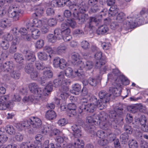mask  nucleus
I'll return each instance as SVG.
<instances>
[{
  "mask_svg": "<svg viewBox=\"0 0 148 148\" xmlns=\"http://www.w3.org/2000/svg\"><path fill=\"white\" fill-rule=\"evenodd\" d=\"M122 110L123 109L122 108H118L117 109H115V111H112L110 112L109 116L111 119V121H112L111 125L110 123L107 121V116L104 112H101L100 113L96 114L94 116V118L98 120V123H99V126L101 128L104 130L110 131L111 127L115 128V127H117L116 125H113V126L112 125L115 123V120H116L118 115L121 114Z\"/></svg>",
  "mask_w": 148,
  "mask_h": 148,
  "instance_id": "nucleus-1",
  "label": "nucleus"
},
{
  "mask_svg": "<svg viewBox=\"0 0 148 148\" xmlns=\"http://www.w3.org/2000/svg\"><path fill=\"white\" fill-rule=\"evenodd\" d=\"M66 2L69 1L71 3L69 4L71 7L65 3L69 8L73 12V15L75 18L78 19L81 23L84 22L88 18L87 15L84 13L88 9V6L85 5V3H82L78 5L77 4L78 0H66Z\"/></svg>",
  "mask_w": 148,
  "mask_h": 148,
  "instance_id": "nucleus-2",
  "label": "nucleus"
},
{
  "mask_svg": "<svg viewBox=\"0 0 148 148\" xmlns=\"http://www.w3.org/2000/svg\"><path fill=\"white\" fill-rule=\"evenodd\" d=\"M64 73L61 72L58 75V79H55L53 82V86L55 87L60 86L61 92L60 97L62 99L67 98L69 95V88L67 85L70 83V80L65 78Z\"/></svg>",
  "mask_w": 148,
  "mask_h": 148,
  "instance_id": "nucleus-3",
  "label": "nucleus"
},
{
  "mask_svg": "<svg viewBox=\"0 0 148 148\" xmlns=\"http://www.w3.org/2000/svg\"><path fill=\"white\" fill-rule=\"evenodd\" d=\"M114 84L112 86L110 87L109 93H106L104 91H101L99 93V96L100 99L97 102V106L99 109L102 110L106 107V103L109 101L110 97L111 95H114L117 93L118 88L121 85H118L115 88L114 87Z\"/></svg>",
  "mask_w": 148,
  "mask_h": 148,
  "instance_id": "nucleus-4",
  "label": "nucleus"
},
{
  "mask_svg": "<svg viewBox=\"0 0 148 148\" xmlns=\"http://www.w3.org/2000/svg\"><path fill=\"white\" fill-rule=\"evenodd\" d=\"M38 85L35 83H32L29 85V88L30 91L34 95H30L28 97H26L23 99L24 102L29 101L33 102L34 103H38L41 100L42 95V89L38 88Z\"/></svg>",
  "mask_w": 148,
  "mask_h": 148,
  "instance_id": "nucleus-5",
  "label": "nucleus"
},
{
  "mask_svg": "<svg viewBox=\"0 0 148 148\" xmlns=\"http://www.w3.org/2000/svg\"><path fill=\"white\" fill-rule=\"evenodd\" d=\"M7 12L9 17L12 18L13 21H16L18 20L19 16L23 13V11L20 8L17 7L15 9L13 10L8 6L4 7L3 8L0 7V17L4 16Z\"/></svg>",
  "mask_w": 148,
  "mask_h": 148,
  "instance_id": "nucleus-6",
  "label": "nucleus"
},
{
  "mask_svg": "<svg viewBox=\"0 0 148 148\" xmlns=\"http://www.w3.org/2000/svg\"><path fill=\"white\" fill-rule=\"evenodd\" d=\"M42 122L38 118L33 117L28 119L26 121L17 123L16 127L19 130H26L32 125L33 127H37L41 125Z\"/></svg>",
  "mask_w": 148,
  "mask_h": 148,
  "instance_id": "nucleus-7",
  "label": "nucleus"
},
{
  "mask_svg": "<svg viewBox=\"0 0 148 148\" xmlns=\"http://www.w3.org/2000/svg\"><path fill=\"white\" fill-rule=\"evenodd\" d=\"M89 101L91 102L90 103H87V101H84V99L82 101V106L80 107V110L78 112L79 114L82 112H93L95 110L97 106V99L94 96H92L90 98L89 97Z\"/></svg>",
  "mask_w": 148,
  "mask_h": 148,
  "instance_id": "nucleus-8",
  "label": "nucleus"
},
{
  "mask_svg": "<svg viewBox=\"0 0 148 148\" xmlns=\"http://www.w3.org/2000/svg\"><path fill=\"white\" fill-rule=\"evenodd\" d=\"M88 128V129L86 128V129L88 130L92 135L96 136L99 138L98 142L100 145H103L108 143V140L106 139V136L103 131L101 130H99L95 134V128L93 125H89Z\"/></svg>",
  "mask_w": 148,
  "mask_h": 148,
  "instance_id": "nucleus-9",
  "label": "nucleus"
},
{
  "mask_svg": "<svg viewBox=\"0 0 148 148\" xmlns=\"http://www.w3.org/2000/svg\"><path fill=\"white\" fill-rule=\"evenodd\" d=\"M14 65L12 62H8L4 63L2 67H1L0 69H5V71L9 72L11 77L15 79H19L20 74L18 71L14 70Z\"/></svg>",
  "mask_w": 148,
  "mask_h": 148,
  "instance_id": "nucleus-10",
  "label": "nucleus"
},
{
  "mask_svg": "<svg viewBox=\"0 0 148 148\" xmlns=\"http://www.w3.org/2000/svg\"><path fill=\"white\" fill-rule=\"evenodd\" d=\"M45 19L40 20L38 18L33 19L31 22V24H28L29 27H41L40 30L43 34H45L48 32V28L47 27L45 26V23L47 21Z\"/></svg>",
  "mask_w": 148,
  "mask_h": 148,
  "instance_id": "nucleus-11",
  "label": "nucleus"
},
{
  "mask_svg": "<svg viewBox=\"0 0 148 148\" xmlns=\"http://www.w3.org/2000/svg\"><path fill=\"white\" fill-rule=\"evenodd\" d=\"M91 49L94 51H97L95 55V58L96 60L95 66L100 68L101 66L104 65L106 62V58L102 56V53L99 49L95 46H92Z\"/></svg>",
  "mask_w": 148,
  "mask_h": 148,
  "instance_id": "nucleus-12",
  "label": "nucleus"
},
{
  "mask_svg": "<svg viewBox=\"0 0 148 148\" xmlns=\"http://www.w3.org/2000/svg\"><path fill=\"white\" fill-rule=\"evenodd\" d=\"M65 73L66 76L69 77L73 78L77 76L80 79L83 78L84 77L83 72L80 69L75 71L73 73L72 69L71 68H67L65 71Z\"/></svg>",
  "mask_w": 148,
  "mask_h": 148,
  "instance_id": "nucleus-13",
  "label": "nucleus"
},
{
  "mask_svg": "<svg viewBox=\"0 0 148 148\" xmlns=\"http://www.w3.org/2000/svg\"><path fill=\"white\" fill-rule=\"evenodd\" d=\"M9 99V96L6 95L0 97V110H5L12 106L13 104Z\"/></svg>",
  "mask_w": 148,
  "mask_h": 148,
  "instance_id": "nucleus-14",
  "label": "nucleus"
},
{
  "mask_svg": "<svg viewBox=\"0 0 148 148\" xmlns=\"http://www.w3.org/2000/svg\"><path fill=\"white\" fill-rule=\"evenodd\" d=\"M53 64L55 68L59 67L61 69H63L67 66V63L64 59L57 57L53 60Z\"/></svg>",
  "mask_w": 148,
  "mask_h": 148,
  "instance_id": "nucleus-15",
  "label": "nucleus"
},
{
  "mask_svg": "<svg viewBox=\"0 0 148 148\" xmlns=\"http://www.w3.org/2000/svg\"><path fill=\"white\" fill-rule=\"evenodd\" d=\"M93 65L92 62L89 60H83L79 65V67L80 69H78L81 70L83 72V70L84 69L86 70H90L93 67Z\"/></svg>",
  "mask_w": 148,
  "mask_h": 148,
  "instance_id": "nucleus-16",
  "label": "nucleus"
},
{
  "mask_svg": "<svg viewBox=\"0 0 148 148\" xmlns=\"http://www.w3.org/2000/svg\"><path fill=\"white\" fill-rule=\"evenodd\" d=\"M71 3V2L68 1H66V0H53L49 3V5L52 7H62L64 5L65 3H66L68 5H69L71 8V6L69 4Z\"/></svg>",
  "mask_w": 148,
  "mask_h": 148,
  "instance_id": "nucleus-17",
  "label": "nucleus"
},
{
  "mask_svg": "<svg viewBox=\"0 0 148 148\" xmlns=\"http://www.w3.org/2000/svg\"><path fill=\"white\" fill-rule=\"evenodd\" d=\"M28 27L27 28V29L24 28H21L19 29V33L21 34V38L22 39L26 40H30L31 39V36L29 34V32L28 30V28L29 27Z\"/></svg>",
  "mask_w": 148,
  "mask_h": 148,
  "instance_id": "nucleus-18",
  "label": "nucleus"
},
{
  "mask_svg": "<svg viewBox=\"0 0 148 148\" xmlns=\"http://www.w3.org/2000/svg\"><path fill=\"white\" fill-rule=\"evenodd\" d=\"M54 32L56 35L58 36V38L61 39L64 36L70 34L71 31L69 28H66V29L62 30L57 29L54 30Z\"/></svg>",
  "mask_w": 148,
  "mask_h": 148,
  "instance_id": "nucleus-19",
  "label": "nucleus"
},
{
  "mask_svg": "<svg viewBox=\"0 0 148 148\" xmlns=\"http://www.w3.org/2000/svg\"><path fill=\"white\" fill-rule=\"evenodd\" d=\"M28 29L31 36V38L32 37L34 39H36L39 38L40 35V32L38 29L34 28L32 27H29Z\"/></svg>",
  "mask_w": 148,
  "mask_h": 148,
  "instance_id": "nucleus-20",
  "label": "nucleus"
},
{
  "mask_svg": "<svg viewBox=\"0 0 148 148\" xmlns=\"http://www.w3.org/2000/svg\"><path fill=\"white\" fill-rule=\"evenodd\" d=\"M126 20L127 21L126 24L128 25L131 28L135 27L137 25L139 24L141 21V20L138 18H135L131 17L129 18L128 17H127Z\"/></svg>",
  "mask_w": 148,
  "mask_h": 148,
  "instance_id": "nucleus-21",
  "label": "nucleus"
},
{
  "mask_svg": "<svg viewBox=\"0 0 148 148\" xmlns=\"http://www.w3.org/2000/svg\"><path fill=\"white\" fill-rule=\"evenodd\" d=\"M73 131V135L76 138L81 137L82 135V131L80 126L76 125H74L71 127Z\"/></svg>",
  "mask_w": 148,
  "mask_h": 148,
  "instance_id": "nucleus-22",
  "label": "nucleus"
},
{
  "mask_svg": "<svg viewBox=\"0 0 148 148\" xmlns=\"http://www.w3.org/2000/svg\"><path fill=\"white\" fill-rule=\"evenodd\" d=\"M52 73L48 68L46 70L44 71L43 75L41 79V84L44 85V83L45 82V80L48 78H51L52 76Z\"/></svg>",
  "mask_w": 148,
  "mask_h": 148,
  "instance_id": "nucleus-23",
  "label": "nucleus"
},
{
  "mask_svg": "<svg viewBox=\"0 0 148 148\" xmlns=\"http://www.w3.org/2000/svg\"><path fill=\"white\" fill-rule=\"evenodd\" d=\"M53 85L51 82H49L45 86L43 89H42V95L41 100L43 96H46L48 95L49 93L51 92L53 89Z\"/></svg>",
  "mask_w": 148,
  "mask_h": 148,
  "instance_id": "nucleus-24",
  "label": "nucleus"
},
{
  "mask_svg": "<svg viewBox=\"0 0 148 148\" xmlns=\"http://www.w3.org/2000/svg\"><path fill=\"white\" fill-rule=\"evenodd\" d=\"M55 49L56 54L62 55L65 52L67 47L65 44L62 43L57 47H55Z\"/></svg>",
  "mask_w": 148,
  "mask_h": 148,
  "instance_id": "nucleus-25",
  "label": "nucleus"
},
{
  "mask_svg": "<svg viewBox=\"0 0 148 148\" xmlns=\"http://www.w3.org/2000/svg\"><path fill=\"white\" fill-rule=\"evenodd\" d=\"M11 25V21L8 18H4L0 20V27L3 28H7Z\"/></svg>",
  "mask_w": 148,
  "mask_h": 148,
  "instance_id": "nucleus-26",
  "label": "nucleus"
},
{
  "mask_svg": "<svg viewBox=\"0 0 148 148\" xmlns=\"http://www.w3.org/2000/svg\"><path fill=\"white\" fill-rule=\"evenodd\" d=\"M71 58L72 62L79 66V64L82 61L80 60L79 54L76 53H73L71 55Z\"/></svg>",
  "mask_w": 148,
  "mask_h": 148,
  "instance_id": "nucleus-27",
  "label": "nucleus"
},
{
  "mask_svg": "<svg viewBox=\"0 0 148 148\" xmlns=\"http://www.w3.org/2000/svg\"><path fill=\"white\" fill-rule=\"evenodd\" d=\"M18 43L19 41L18 38H16L15 39H13L9 50L10 53H13L16 51L17 49L16 45Z\"/></svg>",
  "mask_w": 148,
  "mask_h": 148,
  "instance_id": "nucleus-28",
  "label": "nucleus"
},
{
  "mask_svg": "<svg viewBox=\"0 0 148 148\" xmlns=\"http://www.w3.org/2000/svg\"><path fill=\"white\" fill-rule=\"evenodd\" d=\"M98 0H89L88 3L89 5L92 6L91 8V12H95L97 11L99 9L97 5Z\"/></svg>",
  "mask_w": 148,
  "mask_h": 148,
  "instance_id": "nucleus-29",
  "label": "nucleus"
},
{
  "mask_svg": "<svg viewBox=\"0 0 148 148\" xmlns=\"http://www.w3.org/2000/svg\"><path fill=\"white\" fill-rule=\"evenodd\" d=\"M80 85L77 83L75 84L72 86V90H70V92L75 95H78L81 90Z\"/></svg>",
  "mask_w": 148,
  "mask_h": 148,
  "instance_id": "nucleus-30",
  "label": "nucleus"
},
{
  "mask_svg": "<svg viewBox=\"0 0 148 148\" xmlns=\"http://www.w3.org/2000/svg\"><path fill=\"white\" fill-rule=\"evenodd\" d=\"M49 140H46L44 142L43 145H42V148H62L61 146L59 145H57L56 147L55 146L54 144L53 143L49 144Z\"/></svg>",
  "mask_w": 148,
  "mask_h": 148,
  "instance_id": "nucleus-31",
  "label": "nucleus"
},
{
  "mask_svg": "<svg viewBox=\"0 0 148 148\" xmlns=\"http://www.w3.org/2000/svg\"><path fill=\"white\" fill-rule=\"evenodd\" d=\"M109 28L106 25H102L99 27L97 30L98 34H103L107 32Z\"/></svg>",
  "mask_w": 148,
  "mask_h": 148,
  "instance_id": "nucleus-32",
  "label": "nucleus"
},
{
  "mask_svg": "<svg viewBox=\"0 0 148 148\" xmlns=\"http://www.w3.org/2000/svg\"><path fill=\"white\" fill-rule=\"evenodd\" d=\"M26 59L28 60H31L32 62H34L35 60L36 57L34 53L29 51H27L25 55Z\"/></svg>",
  "mask_w": 148,
  "mask_h": 148,
  "instance_id": "nucleus-33",
  "label": "nucleus"
},
{
  "mask_svg": "<svg viewBox=\"0 0 148 148\" xmlns=\"http://www.w3.org/2000/svg\"><path fill=\"white\" fill-rule=\"evenodd\" d=\"M100 22V20L97 17H90L89 18V26L90 28H91L94 23L98 24Z\"/></svg>",
  "mask_w": 148,
  "mask_h": 148,
  "instance_id": "nucleus-34",
  "label": "nucleus"
},
{
  "mask_svg": "<svg viewBox=\"0 0 148 148\" xmlns=\"http://www.w3.org/2000/svg\"><path fill=\"white\" fill-rule=\"evenodd\" d=\"M36 141L35 142V144H37V146L38 148L41 147V141L43 140L44 138L40 134H38L35 136Z\"/></svg>",
  "mask_w": 148,
  "mask_h": 148,
  "instance_id": "nucleus-35",
  "label": "nucleus"
},
{
  "mask_svg": "<svg viewBox=\"0 0 148 148\" xmlns=\"http://www.w3.org/2000/svg\"><path fill=\"white\" fill-rule=\"evenodd\" d=\"M44 13V8L42 7L38 6L35 8V12L33 14L34 16L40 17Z\"/></svg>",
  "mask_w": 148,
  "mask_h": 148,
  "instance_id": "nucleus-36",
  "label": "nucleus"
},
{
  "mask_svg": "<svg viewBox=\"0 0 148 148\" xmlns=\"http://www.w3.org/2000/svg\"><path fill=\"white\" fill-rule=\"evenodd\" d=\"M58 36L56 35L55 33H54V35L51 34H49L47 36V39L49 42L53 43L56 42L57 39L58 40L60 39V38H58Z\"/></svg>",
  "mask_w": 148,
  "mask_h": 148,
  "instance_id": "nucleus-37",
  "label": "nucleus"
},
{
  "mask_svg": "<svg viewBox=\"0 0 148 148\" xmlns=\"http://www.w3.org/2000/svg\"><path fill=\"white\" fill-rule=\"evenodd\" d=\"M46 117L49 120H52L56 117L55 112L52 110H48L46 113Z\"/></svg>",
  "mask_w": 148,
  "mask_h": 148,
  "instance_id": "nucleus-38",
  "label": "nucleus"
},
{
  "mask_svg": "<svg viewBox=\"0 0 148 148\" xmlns=\"http://www.w3.org/2000/svg\"><path fill=\"white\" fill-rule=\"evenodd\" d=\"M37 144H30L28 143H23L20 145V148H36Z\"/></svg>",
  "mask_w": 148,
  "mask_h": 148,
  "instance_id": "nucleus-39",
  "label": "nucleus"
},
{
  "mask_svg": "<svg viewBox=\"0 0 148 148\" xmlns=\"http://www.w3.org/2000/svg\"><path fill=\"white\" fill-rule=\"evenodd\" d=\"M44 51L48 53L49 54V56L50 58H51V56L50 54H56L55 47L53 49L50 46H47L45 47Z\"/></svg>",
  "mask_w": 148,
  "mask_h": 148,
  "instance_id": "nucleus-40",
  "label": "nucleus"
},
{
  "mask_svg": "<svg viewBox=\"0 0 148 148\" xmlns=\"http://www.w3.org/2000/svg\"><path fill=\"white\" fill-rule=\"evenodd\" d=\"M82 95L83 96L86 97H84L82 99L81 102V105L80 106H79V107H80V106H82V100H83L84 99V101H87V103H88L89 102L88 100H89V97H90V98L91 96H93L91 95H89L88 94L87 91H85L84 90H82ZM79 108L80 109V107H79ZM79 110H80V109L79 110Z\"/></svg>",
  "mask_w": 148,
  "mask_h": 148,
  "instance_id": "nucleus-41",
  "label": "nucleus"
},
{
  "mask_svg": "<svg viewBox=\"0 0 148 148\" xmlns=\"http://www.w3.org/2000/svg\"><path fill=\"white\" fill-rule=\"evenodd\" d=\"M47 20V21L45 22V26H46L48 28L47 24H46L47 23V25L49 26L52 27L53 26L56 25L57 23V21L56 20L53 18H50L48 19V20L45 19Z\"/></svg>",
  "mask_w": 148,
  "mask_h": 148,
  "instance_id": "nucleus-42",
  "label": "nucleus"
},
{
  "mask_svg": "<svg viewBox=\"0 0 148 148\" xmlns=\"http://www.w3.org/2000/svg\"><path fill=\"white\" fill-rule=\"evenodd\" d=\"M5 130L7 133L11 135L14 134L15 133V129L11 125H7L6 127Z\"/></svg>",
  "mask_w": 148,
  "mask_h": 148,
  "instance_id": "nucleus-43",
  "label": "nucleus"
},
{
  "mask_svg": "<svg viewBox=\"0 0 148 148\" xmlns=\"http://www.w3.org/2000/svg\"><path fill=\"white\" fill-rule=\"evenodd\" d=\"M118 9L115 8L114 6H112L110 8L109 12L108 14L110 16H114L116 15L118 13Z\"/></svg>",
  "mask_w": 148,
  "mask_h": 148,
  "instance_id": "nucleus-44",
  "label": "nucleus"
},
{
  "mask_svg": "<svg viewBox=\"0 0 148 148\" xmlns=\"http://www.w3.org/2000/svg\"><path fill=\"white\" fill-rule=\"evenodd\" d=\"M75 141L74 144L76 148H84V143L82 140H80L79 139L77 138L75 140Z\"/></svg>",
  "mask_w": 148,
  "mask_h": 148,
  "instance_id": "nucleus-45",
  "label": "nucleus"
},
{
  "mask_svg": "<svg viewBox=\"0 0 148 148\" xmlns=\"http://www.w3.org/2000/svg\"><path fill=\"white\" fill-rule=\"evenodd\" d=\"M14 57V59L17 62L21 63L23 60V56L18 53H15Z\"/></svg>",
  "mask_w": 148,
  "mask_h": 148,
  "instance_id": "nucleus-46",
  "label": "nucleus"
},
{
  "mask_svg": "<svg viewBox=\"0 0 148 148\" xmlns=\"http://www.w3.org/2000/svg\"><path fill=\"white\" fill-rule=\"evenodd\" d=\"M39 59L42 60H46L48 58V56L44 52H39L38 53Z\"/></svg>",
  "mask_w": 148,
  "mask_h": 148,
  "instance_id": "nucleus-47",
  "label": "nucleus"
},
{
  "mask_svg": "<svg viewBox=\"0 0 148 148\" xmlns=\"http://www.w3.org/2000/svg\"><path fill=\"white\" fill-rule=\"evenodd\" d=\"M125 15L124 13L120 12L117 15L116 17V19L119 23L123 22L125 20Z\"/></svg>",
  "mask_w": 148,
  "mask_h": 148,
  "instance_id": "nucleus-48",
  "label": "nucleus"
},
{
  "mask_svg": "<svg viewBox=\"0 0 148 148\" xmlns=\"http://www.w3.org/2000/svg\"><path fill=\"white\" fill-rule=\"evenodd\" d=\"M50 130H51V127L49 125H45L41 127V132L45 134H47Z\"/></svg>",
  "mask_w": 148,
  "mask_h": 148,
  "instance_id": "nucleus-49",
  "label": "nucleus"
},
{
  "mask_svg": "<svg viewBox=\"0 0 148 148\" xmlns=\"http://www.w3.org/2000/svg\"><path fill=\"white\" fill-rule=\"evenodd\" d=\"M128 110L132 113H134L138 110V105H135L129 106L127 107Z\"/></svg>",
  "mask_w": 148,
  "mask_h": 148,
  "instance_id": "nucleus-50",
  "label": "nucleus"
},
{
  "mask_svg": "<svg viewBox=\"0 0 148 148\" xmlns=\"http://www.w3.org/2000/svg\"><path fill=\"white\" fill-rule=\"evenodd\" d=\"M140 14L146 18V23H148V8L143 9L140 12Z\"/></svg>",
  "mask_w": 148,
  "mask_h": 148,
  "instance_id": "nucleus-51",
  "label": "nucleus"
},
{
  "mask_svg": "<svg viewBox=\"0 0 148 148\" xmlns=\"http://www.w3.org/2000/svg\"><path fill=\"white\" fill-rule=\"evenodd\" d=\"M128 145L130 148H137L138 146L137 142L133 139L129 141Z\"/></svg>",
  "mask_w": 148,
  "mask_h": 148,
  "instance_id": "nucleus-52",
  "label": "nucleus"
},
{
  "mask_svg": "<svg viewBox=\"0 0 148 148\" xmlns=\"http://www.w3.org/2000/svg\"><path fill=\"white\" fill-rule=\"evenodd\" d=\"M99 112H97L94 114L92 116H88L87 117V121L89 123H94L97 122V123H98V119H96L95 118H94V116L96 114H98Z\"/></svg>",
  "mask_w": 148,
  "mask_h": 148,
  "instance_id": "nucleus-53",
  "label": "nucleus"
},
{
  "mask_svg": "<svg viewBox=\"0 0 148 148\" xmlns=\"http://www.w3.org/2000/svg\"><path fill=\"white\" fill-rule=\"evenodd\" d=\"M66 139V138L64 136H58L55 138V141L59 143L58 145L59 144L61 146L62 145V143L64 142V141Z\"/></svg>",
  "mask_w": 148,
  "mask_h": 148,
  "instance_id": "nucleus-54",
  "label": "nucleus"
},
{
  "mask_svg": "<svg viewBox=\"0 0 148 148\" xmlns=\"http://www.w3.org/2000/svg\"><path fill=\"white\" fill-rule=\"evenodd\" d=\"M115 138V135L112 133H111L109 132L107 133V136H106V139L108 140V141H112L114 140Z\"/></svg>",
  "mask_w": 148,
  "mask_h": 148,
  "instance_id": "nucleus-55",
  "label": "nucleus"
},
{
  "mask_svg": "<svg viewBox=\"0 0 148 148\" xmlns=\"http://www.w3.org/2000/svg\"><path fill=\"white\" fill-rule=\"evenodd\" d=\"M34 70L33 66L32 64H29L25 68V71L28 73H31Z\"/></svg>",
  "mask_w": 148,
  "mask_h": 148,
  "instance_id": "nucleus-56",
  "label": "nucleus"
},
{
  "mask_svg": "<svg viewBox=\"0 0 148 148\" xmlns=\"http://www.w3.org/2000/svg\"><path fill=\"white\" fill-rule=\"evenodd\" d=\"M82 47L84 49H87L90 47V44L86 40L82 41L81 43Z\"/></svg>",
  "mask_w": 148,
  "mask_h": 148,
  "instance_id": "nucleus-57",
  "label": "nucleus"
},
{
  "mask_svg": "<svg viewBox=\"0 0 148 148\" xmlns=\"http://www.w3.org/2000/svg\"><path fill=\"white\" fill-rule=\"evenodd\" d=\"M1 45L3 49L6 50L9 47L10 44L8 41L4 40L2 41Z\"/></svg>",
  "mask_w": 148,
  "mask_h": 148,
  "instance_id": "nucleus-58",
  "label": "nucleus"
},
{
  "mask_svg": "<svg viewBox=\"0 0 148 148\" xmlns=\"http://www.w3.org/2000/svg\"><path fill=\"white\" fill-rule=\"evenodd\" d=\"M68 123L67 120L65 118L60 119L58 121V124L60 126H64Z\"/></svg>",
  "mask_w": 148,
  "mask_h": 148,
  "instance_id": "nucleus-59",
  "label": "nucleus"
},
{
  "mask_svg": "<svg viewBox=\"0 0 148 148\" xmlns=\"http://www.w3.org/2000/svg\"><path fill=\"white\" fill-rule=\"evenodd\" d=\"M50 131V133L49 134V135L50 136H52L53 135L55 136L61 135V133L60 131L57 129H54L53 131H51V130Z\"/></svg>",
  "mask_w": 148,
  "mask_h": 148,
  "instance_id": "nucleus-60",
  "label": "nucleus"
},
{
  "mask_svg": "<svg viewBox=\"0 0 148 148\" xmlns=\"http://www.w3.org/2000/svg\"><path fill=\"white\" fill-rule=\"evenodd\" d=\"M128 138L129 136L128 134L125 133L121 134L120 136L121 140L124 143L127 142V141Z\"/></svg>",
  "mask_w": 148,
  "mask_h": 148,
  "instance_id": "nucleus-61",
  "label": "nucleus"
},
{
  "mask_svg": "<svg viewBox=\"0 0 148 148\" xmlns=\"http://www.w3.org/2000/svg\"><path fill=\"white\" fill-rule=\"evenodd\" d=\"M8 139V137L5 133H3L0 134V143L5 142Z\"/></svg>",
  "mask_w": 148,
  "mask_h": 148,
  "instance_id": "nucleus-62",
  "label": "nucleus"
},
{
  "mask_svg": "<svg viewBox=\"0 0 148 148\" xmlns=\"http://www.w3.org/2000/svg\"><path fill=\"white\" fill-rule=\"evenodd\" d=\"M44 45V41L42 40H39L36 42V47L37 48H42Z\"/></svg>",
  "mask_w": 148,
  "mask_h": 148,
  "instance_id": "nucleus-63",
  "label": "nucleus"
},
{
  "mask_svg": "<svg viewBox=\"0 0 148 148\" xmlns=\"http://www.w3.org/2000/svg\"><path fill=\"white\" fill-rule=\"evenodd\" d=\"M97 80L92 78H90L88 79V82L89 84L92 86H95L97 84Z\"/></svg>",
  "mask_w": 148,
  "mask_h": 148,
  "instance_id": "nucleus-64",
  "label": "nucleus"
}]
</instances>
